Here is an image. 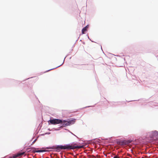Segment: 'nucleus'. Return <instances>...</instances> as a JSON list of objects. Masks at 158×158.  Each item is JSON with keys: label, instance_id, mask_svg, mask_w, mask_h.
Returning <instances> with one entry per match:
<instances>
[{"label": "nucleus", "instance_id": "423d86ee", "mask_svg": "<svg viewBox=\"0 0 158 158\" xmlns=\"http://www.w3.org/2000/svg\"><path fill=\"white\" fill-rule=\"evenodd\" d=\"M88 28V27L87 26H86L84 28H83L82 30V33L83 34H84L85 33V32L87 31V28Z\"/></svg>", "mask_w": 158, "mask_h": 158}, {"label": "nucleus", "instance_id": "1a4fd4ad", "mask_svg": "<svg viewBox=\"0 0 158 158\" xmlns=\"http://www.w3.org/2000/svg\"><path fill=\"white\" fill-rule=\"evenodd\" d=\"M154 132L155 133H157V132L156 131H155Z\"/></svg>", "mask_w": 158, "mask_h": 158}, {"label": "nucleus", "instance_id": "9d476101", "mask_svg": "<svg viewBox=\"0 0 158 158\" xmlns=\"http://www.w3.org/2000/svg\"><path fill=\"white\" fill-rule=\"evenodd\" d=\"M47 149H49V148H47Z\"/></svg>", "mask_w": 158, "mask_h": 158}, {"label": "nucleus", "instance_id": "6e6552de", "mask_svg": "<svg viewBox=\"0 0 158 158\" xmlns=\"http://www.w3.org/2000/svg\"><path fill=\"white\" fill-rule=\"evenodd\" d=\"M36 139H35L32 143V144H31V145H32L36 141Z\"/></svg>", "mask_w": 158, "mask_h": 158}, {"label": "nucleus", "instance_id": "20e7f679", "mask_svg": "<svg viewBox=\"0 0 158 158\" xmlns=\"http://www.w3.org/2000/svg\"><path fill=\"white\" fill-rule=\"evenodd\" d=\"M131 142L130 140H123L119 142V144L120 145H127L130 143Z\"/></svg>", "mask_w": 158, "mask_h": 158}, {"label": "nucleus", "instance_id": "f257e3e1", "mask_svg": "<svg viewBox=\"0 0 158 158\" xmlns=\"http://www.w3.org/2000/svg\"><path fill=\"white\" fill-rule=\"evenodd\" d=\"M75 122V119L66 121L58 119H50L48 122H49L50 124L54 125L61 123L62 124L63 127H65L71 124H73Z\"/></svg>", "mask_w": 158, "mask_h": 158}, {"label": "nucleus", "instance_id": "0eeeda50", "mask_svg": "<svg viewBox=\"0 0 158 158\" xmlns=\"http://www.w3.org/2000/svg\"><path fill=\"white\" fill-rule=\"evenodd\" d=\"M113 158H119V157L117 155H116Z\"/></svg>", "mask_w": 158, "mask_h": 158}, {"label": "nucleus", "instance_id": "7ed1b4c3", "mask_svg": "<svg viewBox=\"0 0 158 158\" xmlns=\"http://www.w3.org/2000/svg\"><path fill=\"white\" fill-rule=\"evenodd\" d=\"M25 153L24 152L18 153L16 154L13 155V157H10L9 158H16L20 157Z\"/></svg>", "mask_w": 158, "mask_h": 158}, {"label": "nucleus", "instance_id": "39448f33", "mask_svg": "<svg viewBox=\"0 0 158 158\" xmlns=\"http://www.w3.org/2000/svg\"><path fill=\"white\" fill-rule=\"evenodd\" d=\"M46 150H36V149L35 148H33V150L32 152H45Z\"/></svg>", "mask_w": 158, "mask_h": 158}, {"label": "nucleus", "instance_id": "f03ea898", "mask_svg": "<svg viewBox=\"0 0 158 158\" xmlns=\"http://www.w3.org/2000/svg\"><path fill=\"white\" fill-rule=\"evenodd\" d=\"M83 147V146H78L77 143H73L71 144H68L65 145H58L56 147H53L51 148L56 149L58 150L63 149H79Z\"/></svg>", "mask_w": 158, "mask_h": 158}]
</instances>
